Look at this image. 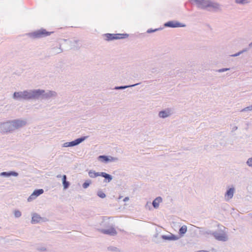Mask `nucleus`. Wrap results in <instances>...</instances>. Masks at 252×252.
I'll return each instance as SVG.
<instances>
[{"label":"nucleus","instance_id":"nucleus-1","mask_svg":"<svg viewBox=\"0 0 252 252\" xmlns=\"http://www.w3.org/2000/svg\"><path fill=\"white\" fill-rule=\"evenodd\" d=\"M27 124L26 120L15 119L0 123V132L3 134L12 133Z\"/></svg>","mask_w":252,"mask_h":252},{"label":"nucleus","instance_id":"nucleus-2","mask_svg":"<svg viewBox=\"0 0 252 252\" xmlns=\"http://www.w3.org/2000/svg\"><path fill=\"white\" fill-rule=\"evenodd\" d=\"M197 8L209 11L217 12L221 10L220 5L210 0H192Z\"/></svg>","mask_w":252,"mask_h":252},{"label":"nucleus","instance_id":"nucleus-3","mask_svg":"<svg viewBox=\"0 0 252 252\" xmlns=\"http://www.w3.org/2000/svg\"><path fill=\"white\" fill-rule=\"evenodd\" d=\"M34 90H26L23 92H15L13 94V98L15 100H29L34 99Z\"/></svg>","mask_w":252,"mask_h":252},{"label":"nucleus","instance_id":"nucleus-4","mask_svg":"<svg viewBox=\"0 0 252 252\" xmlns=\"http://www.w3.org/2000/svg\"><path fill=\"white\" fill-rule=\"evenodd\" d=\"M34 94H35L34 99H38L39 97H41L42 99H49L57 95V93L55 91H48L46 92L44 90L40 89L34 90Z\"/></svg>","mask_w":252,"mask_h":252},{"label":"nucleus","instance_id":"nucleus-5","mask_svg":"<svg viewBox=\"0 0 252 252\" xmlns=\"http://www.w3.org/2000/svg\"><path fill=\"white\" fill-rule=\"evenodd\" d=\"M53 32H49L44 29H41L32 32L27 33V35L31 38L35 39L48 36Z\"/></svg>","mask_w":252,"mask_h":252},{"label":"nucleus","instance_id":"nucleus-6","mask_svg":"<svg viewBox=\"0 0 252 252\" xmlns=\"http://www.w3.org/2000/svg\"><path fill=\"white\" fill-rule=\"evenodd\" d=\"M88 136H82L72 141L65 142L63 144V147H71L78 145L88 138Z\"/></svg>","mask_w":252,"mask_h":252},{"label":"nucleus","instance_id":"nucleus-7","mask_svg":"<svg viewBox=\"0 0 252 252\" xmlns=\"http://www.w3.org/2000/svg\"><path fill=\"white\" fill-rule=\"evenodd\" d=\"M97 159L99 161L105 163H108L109 162L117 161L119 160L118 158L106 155L99 156L97 158Z\"/></svg>","mask_w":252,"mask_h":252},{"label":"nucleus","instance_id":"nucleus-8","mask_svg":"<svg viewBox=\"0 0 252 252\" xmlns=\"http://www.w3.org/2000/svg\"><path fill=\"white\" fill-rule=\"evenodd\" d=\"M164 26L165 27H169V28H181V27H185L186 25L183 23H181L177 21H169L164 24Z\"/></svg>","mask_w":252,"mask_h":252},{"label":"nucleus","instance_id":"nucleus-9","mask_svg":"<svg viewBox=\"0 0 252 252\" xmlns=\"http://www.w3.org/2000/svg\"><path fill=\"white\" fill-rule=\"evenodd\" d=\"M213 236L216 240L222 242H226L228 239L227 235L225 233L217 231L213 233Z\"/></svg>","mask_w":252,"mask_h":252},{"label":"nucleus","instance_id":"nucleus-10","mask_svg":"<svg viewBox=\"0 0 252 252\" xmlns=\"http://www.w3.org/2000/svg\"><path fill=\"white\" fill-rule=\"evenodd\" d=\"M98 230L99 232L104 234H107L110 236H115L117 234V231L114 228V227L112 226L108 229H98Z\"/></svg>","mask_w":252,"mask_h":252},{"label":"nucleus","instance_id":"nucleus-11","mask_svg":"<svg viewBox=\"0 0 252 252\" xmlns=\"http://www.w3.org/2000/svg\"><path fill=\"white\" fill-rule=\"evenodd\" d=\"M45 219H46L41 217L39 215L35 213L32 215L31 223L32 224H36L41 221H45Z\"/></svg>","mask_w":252,"mask_h":252},{"label":"nucleus","instance_id":"nucleus-12","mask_svg":"<svg viewBox=\"0 0 252 252\" xmlns=\"http://www.w3.org/2000/svg\"><path fill=\"white\" fill-rule=\"evenodd\" d=\"M44 190L43 189H36L33 191L32 194L28 198V200L30 201L31 200L35 199L36 197L42 194Z\"/></svg>","mask_w":252,"mask_h":252},{"label":"nucleus","instance_id":"nucleus-13","mask_svg":"<svg viewBox=\"0 0 252 252\" xmlns=\"http://www.w3.org/2000/svg\"><path fill=\"white\" fill-rule=\"evenodd\" d=\"M234 191L235 189L233 187L230 188L226 190L224 194V197L226 201L230 200L233 197Z\"/></svg>","mask_w":252,"mask_h":252},{"label":"nucleus","instance_id":"nucleus-14","mask_svg":"<svg viewBox=\"0 0 252 252\" xmlns=\"http://www.w3.org/2000/svg\"><path fill=\"white\" fill-rule=\"evenodd\" d=\"M161 238L165 240L175 241L178 240L180 238V237L178 236L177 235L171 234L169 235H162L161 236Z\"/></svg>","mask_w":252,"mask_h":252},{"label":"nucleus","instance_id":"nucleus-15","mask_svg":"<svg viewBox=\"0 0 252 252\" xmlns=\"http://www.w3.org/2000/svg\"><path fill=\"white\" fill-rule=\"evenodd\" d=\"M19 175L18 173L14 171H10L8 172H2L0 173V176L9 177L11 176L17 177Z\"/></svg>","mask_w":252,"mask_h":252},{"label":"nucleus","instance_id":"nucleus-16","mask_svg":"<svg viewBox=\"0 0 252 252\" xmlns=\"http://www.w3.org/2000/svg\"><path fill=\"white\" fill-rule=\"evenodd\" d=\"M103 36L105 37V40L108 41L117 39L116 33H107L104 34Z\"/></svg>","mask_w":252,"mask_h":252},{"label":"nucleus","instance_id":"nucleus-17","mask_svg":"<svg viewBox=\"0 0 252 252\" xmlns=\"http://www.w3.org/2000/svg\"><path fill=\"white\" fill-rule=\"evenodd\" d=\"M100 176L104 178V182L109 183L113 179L112 175L104 172H101Z\"/></svg>","mask_w":252,"mask_h":252},{"label":"nucleus","instance_id":"nucleus-18","mask_svg":"<svg viewBox=\"0 0 252 252\" xmlns=\"http://www.w3.org/2000/svg\"><path fill=\"white\" fill-rule=\"evenodd\" d=\"M109 219V218L107 217H103L102 220L100 223V225L103 227L109 228L110 226Z\"/></svg>","mask_w":252,"mask_h":252},{"label":"nucleus","instance_id":"nucleus-19","mask_svg":"<svg viewBox=\"0 0 252 252\" xmlns=\"http://www.w3.org/2000/svg\"><path fill=\"white\" fill-rule=\"evenodd\" d=\"M162 201V198L160 196L156 197L152 202V205L155 209H158L159 204Z\"/></svg>","mask_w":252,"mask_h":252},{"label":"nucleus","instance_id":"nucleus-20","mask_svg":"<svg viewBox=\"0 0 252 252\" xmlns=\"http://www.w3.org/2000/svg\"><path fill=\"white\" fill-rule=\"evenodd\" d=\"M62 183L63 187V189L64 190L67 189L70 185V182L67 181V177L65 175H63L62 176Z\"/></svg>","mask_w":252,"mask_h":252},{"label":"nucleus","instance_id":"nucleus-21","mask_svg":"<svg viewBox=\"0 0 252 252\" xmlns=\"http://www.w3.org/2000/svg\"><path fill=\"white\" fill-rule=\"evenodd\" d=\"M170 115V113L169 110H161L158 113V116L161 118H166L169 116Z\"/></svg>","mask_w":252,"mask_h":252},{"label":"nucleus","instance_id":"nucleus-22","mask_svg":"<svg viewBox=\"0 0 252 252\" xmlns=\"http://www.w3.org/2000/svg\"><path fill=\"white\" fill-rule=\"evenodd\" d=\"M140 84V83H136L135 84L129 85L116 86L114 88V89L115 90H123V89H125L128 88H131V87H133L139 85Z\"/></svg>","mask_w":252,"mask_h":252},{"label":"nucleus","instance_id":"nucleus-23","mask_svg":"<svg viewBox=\"0 0 252 252\" xmlns=\"http://www.w3.org/2000/svg\"><path fill=\"white\" fill-rule=\"evenodd\" d=\"M101 172H96L95 171L91 170L89 171L88 174L91 178H96L100 176Z\"/></svg>","mask_w":252,"mask_h":252},{"label":"nucleus","instance_id":"nucleus-24","mask_svg":"<svg viewBox=\"0 0 252 252\" xmlns=\"http://www.w3.org/2000/svg\"><path fill=\"white\" fill-rule=\"evenodd\" d=\"M187 226L185 225H184L180 228L179 234L180 235V236H183L184 234L187 232Z\"/></svg>","mask_w":252,"mask_h":252},{"label":"nucleus","instance_id":"nucleus-25","mask_svg":"<svg viewBox=\"0 0 252 252\" xmlns=\"http://www.w3.org/2000/svg\"><path fill=\"white\" fill-rule=\"evenodd\" d=\"M107 249L108 251L112 252H120L121 251L120 249L114 246L108 247Z\"/></svg>","mask_w":252,"mask_h":252},{"label":"nucleus","instance_id":"nucleus-26","mask_svg":"<svg viewBox=\"0 0 252 252\" xmlns=\"http://www.w3.org/2000/svg\"><path fill=\"white\" fill-rule=\"evenodd\" d=\"M117 36V39H125L128 37L129 35L127 33H116Z\"/></svg>","mask_w":252,"mask_h":252},{"label":"nucleus","instance_id":"nucleus-27","mask_svg":"<svg viewBox=\"0 0 252 252\" xmlns=\"http://www.w3.org/2000/svg\"><path fill=\"white\" fill-rule=\"evenodd\" d=\"M79 41L77 39H74L73 40V41H72V46H74V47L72 48L74 50H78L80 48V45L79 44H78Z\"/></svg>","mask_w":252,"mask_h":252},{"label":"nucleus","instance_id":"nucleus-28","mask_svg":"<svg viewBox=\"0 0 252 252\" xmlns=\"http://www.w3.org/2000/svg\"><path fill=\"white\" fill-rule=\"evenodd\" d=\"M249 50V48H246L236 54L230 55V56L234 57H237V56H239L240 55H241V54L248 51Z\"/></svg>","mask_w":252,"mask_h":252},{"label":"nucleus","instance_id":"nucleus-29","mask_svg":"<svg viewBox=\"0 0 252 252\" xmlns=\"http://www.w3.org/2000/svg\"><path fill=\"white\" fill-rule=\"evenodd\" d=\"M91 181L90 180H87L85 181V182L82 185V187L84 189H87L89 187L90 184H91Z\"/></svg>","mask_w":252,"mask_h":252},{"label":"nucleus","instance_id":"nucleus-30","mask_svg":"<svg viewBox=\"0 0 252 252\" xmlns=\"http://www.w3.org/2000/svg\"><path fill=\"white\" fill-rule=\"evenodd\" d=\"M97 195L101 198H104L106 197L105 193L100 189L97 191Z\"/></svg>","mask_w":252,"mask_h":252},{"label":"nucleus","instance_id":"nucleus-31","mask_svg":"<svg viewBox=\"0 0 252 252\" xmlns=\"http://www.w3.org/2000/svg\"><path fill=\"white\" fill-rule=\"evenodd\" d=\"M214 232V231H213L211 230H207L202 231V234H203V235H205V236L208 235H211L213 236Z\"/></svg>","mask_w":252,"mask_h":252},{"label":"nucleus","instance_id":"nucleus-32","mask_svg":"<svg viewBox=\"0 0 252 252\" xmlns=\"http://www.w3.org/2000/svg\"><path fill=\"white\" fill-rule=\"evenodd\" d=\"M235 2L236 3L240 4H245L249 3V1L248 0H235Z\"/></svg>","mask_w":252,"mask_h":252},{"label":"nucleus","instance_id":"nucleus-33","mask_svg":"<svg viewBox=\"0 0 252 252\" xmlns=\"http://www.w3.org/2000/svg\"><path fill=\"white\" fill-rule=\"evenodd\" d=\"M14 214L15 217L17 218L20 217L22 215L21 212L19 210H15Z\"/></svg>","mask_w":252,"mask_h":252},{"label":"nucleus","instance_id":"nucleus-34","mask_svg":"<svg viewBox=\"0 0 252 252\" xmlns=\"http://www.w3.org/2000/svg\"><path fill=\"white\" fill-rule=\"evenodd\" d=\"M161 29V28H158V29H149L147 30V32L148 33H153L154 32H157L158 31H159Z\"/></svg>","mask_w":252,"mask_h":252},{"label":"nucleus","instance_id":"nucleus-35","mask_svg":"<svg viewBox=\"0 0 252 252\" xmlns=\"http://www.w3.org/2000/svg\"><path fill=\"white\" fill-rule=\"evenodd\" d=\"M252 110V105L248 107H246L243 109L241 111V112H246Z\"/></svg>","mask_w":252,"mask_h":252},{"label":"nucleus","instance_id":"nucleus-36","mask_svg":"<svg viewBox=\"0 0 252 252\" xmlns=\"http://www.w3.org/2000/svg\"><path fill=\"white\" fill-rule=\"evenodd\" d=\"M247 164L249 166L252 167V158H248L247 161Z\"/></svg>","mask_w":252,"mask_h":252},{"label":"nucleus","instance_id":"nucleus-37","mask_svg":"<svg viewBox=\"0 0 252 252\" xmlns=\"http://www.w3.org/2000/svg\"><path fill=\"white\" fill-rule=\"evenodd\" d=\"M230 70L229 68H222L217 70L219 72H223Z\"/></svg>","mask_w":252,"mask_h":252},{"label":"nucleus","instance_id":"nucleus-38","mask_svg":"<svg viewBox=\"0 0 252 252\" xmlns=\"http://www.w3.org/2000/svg\"><path fill=\"white\" fill-rule=\"evenodd\" d=\"M37 250L39 251L44 252L46 251V248L43 247H41L37 248Z\"/></svg>","mask_w":252,"mask_h":252},{"label":"nucleus","instance_id":"nucleus-39","mask_svg":"<svg viewBox=\"0 0 252 252\" xmlns=\"http://www.w3.org/2000/svg\"><path fill=\"white\" fill-rule=\"evenodd\" d=\"M237 129H238V127L237 126H234L232 129V131H234L236 130Z\"/></svg>","mask_w":252,"mask_h":252},{"label":"nucleus","instance_id":"nucleus-40","mask_svg":"<svg viewBox=\"0 0 252 252\" xmlns=\"http://www.w3.org/2000/svg\"><path fill=\"white\" fill-rule=\"evenodd\" d=\"M128 200H129V197H126L124 199L123 201H124V202H126V201H128Z\"/></svg>","mask_w":252,"mask_h":252},{"label":"nucleus","instance_id":"nucleus-41","mask_svg":"<svg viewBox=\"0 0 252 252\" xmlns=\"http://www.w3.org/2000/svg\"><path fill=\"white\" fill-rule=\"evenodd\" d=\"M251 47H252V42H251V43L249 44V47H248V48L250 49V48H251Z\"/></svg>","mask_w":252,"mask_h":252},{"label":"nucleus","instance_id":"nucleus-42","mask_svg":"<svg viewBox=\"0 0 252 252\" xmlns=\"http://www.w3.org/2000/svg\"><path fill=\"white\" fill-rule=\"evenodd\" d=\"M62 176H62L61 175L59 174V175H57V176H56V177H57V178H61V177L62 178Z\"/></svg>","mask_w":252,"mask_h":252},{"label":"nucleus","instance_id":"nucleus-43","mask_svg":"<svg viewBox=\"0 0 252 252\" xmlns=\"http://www.w3.org/2000/svg\"><path fill=\"white\" fill-rule=\"evenodd\" d=\"M60 49V52H58V53L62 52H63V50L61 49Z\"/></svg>","mask_w":252,"mask_h":252}]
</instances>
